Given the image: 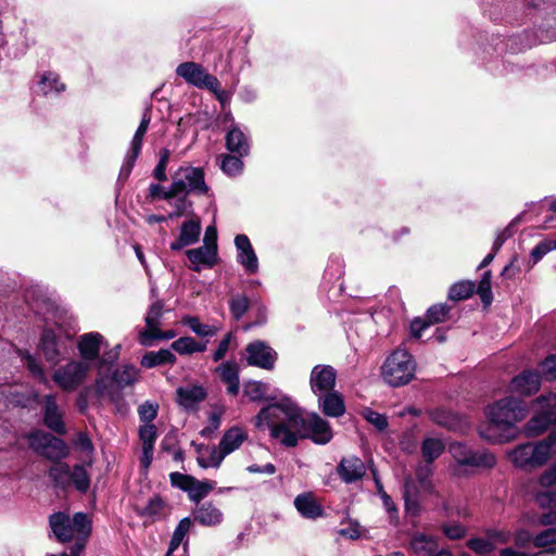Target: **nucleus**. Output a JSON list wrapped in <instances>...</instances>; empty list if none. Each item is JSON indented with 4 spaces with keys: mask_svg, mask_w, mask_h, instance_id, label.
<instances>
[{
    "mask_svg": "<svg viewBox=\"0 0 556 556\" xmlns=\"http://www.w3.org/2000/svg\"><path fill=\"white\" fill-rule=\"evenodd\" d=\"M258 429H269L270 437L287 447H293L302 438H309L317 444H327L332 439L329 422L313 413L304 418L301 409L291 401L270 404L255 417Z\"/></svg>",
    "mask_w": 556,
    "mask_h": 556,
    "instance_id": "f257e3e1",
    "label": "nucleus"
},
{
    "mask_svg": "<svg viewBox=\"0 0 556 556\" xmlns=\"http://www.w3.org/2000/svg\"><path fill=\"white\" fill-rule=\"evenodd\" d=\"M50 527L60 542L75 541L72 556L79 555L91 530L90 520L84 513H77L73 518L64 513L53 514L50 517Z\"/></svg>",
    "mask_w": 556,
    "mask_h": 556,
    "instance_id": "f03ea898",
    "label": "nucleus"
},
{
    "mask_svg": "<svg viewBox=\"0 0 556 556\" xmlns=\"http://www.w3.org/2000/svg\"><path fill=\"white\" fill-rule=\"evenodd\" d=\"M556 434L538 442H528L509 452L511 463L519 468L533 469L542 467L556 453Z\"/></svg>",
    "mask_w": 556,
    "mask_h": 556,
    "instance_id": "7ed1b4c3",
    "label": "nucleus"
},
{
    "mask_svg": "<svg viewBox=\"0 0 556 556\" xmlns=\"http://www.w3.org/2000/svg\"><path fill=\"white\" fill-rule=\"evenodd\" d=\"M455 464L451 466L452 475L467 476L472 469H490L496 465V457L486 450H472L469 446L455 442L448 448Z\"/></svg>",
    "mask_w": 556,
    "mask_h": 556,
    "instance_id": "20e7f679",
    "label": "nucleus"
},
{
    "mask_svg": "<svg viewBox=\"0 0 556 556\" xmlns=\"http://www.w3.org/2000/svg\"><path fill=\"white\" fill-rule=\"evenodd\" d=\"M526 403L514 396H506L489 405L486 416L495 427L511 428L526 418Z\"/></svg>",
    "mask_w": 556,
    "mask_h": 556,
    "instance_id": "39448f33",
    "label": "nucleus"
},
{
    "mask_svg": "<svg viewBox=\"0 0 556 556\" xmlns=\"http://www.w3.org/2000/svg\"><path fill=\"white\" fill-rule=\"evenodd\" d=\"M416 364L413 356L404 349L395 350L382 366V377L392 387L408 383L415 374Z\"/></svg>",
    "mask_w": 556,
    "mask_h": 556,
    "instance_id": "423d86ee",
    "label": "nucleus"
},
{
    "mask_svg": "<svg viewBox=\"0 0 556 556\" xmlns=\"http://www.w3.org/2000/svg\"><path fill=\"white\" fill-rule=\"evenodd\" d=\"M207 191L208 187L204 181L203 169L187 166L175 172L169 189L163 192L162 197L164 200H170L189 192L205 194Z\"/></svg>",
    "mask_w": 556,
    "mask_h": 556,
    "instance_id": "0eeeda50",
    "label": "nucleus"
},
{
    "mask_svg": "<svg viewBox=\"0 0 556 556\" xmlns=\"http://www.w3.org/2000/svg\"><path fill=\"white\" fill-rule=\"evenodd\" d=\"M533 417L527 422L525 431L529 437L543 433L556 422V394L547 393L533 401Z\"/></svg>",
    "mask_w": 556,
    "mask_h": 556,
    "instance_id": "6e6552de",
    "label": "nucleus"
},
{
    "mask_svg": "<svg viewBox=\"0 0 556 556\" xmlns=\"http://www.w3.org/2000/svg\"><path fill=\"white\" fill-rule=\"evenodd\" d=\"M139 370L132 365H125L114 371L112 381L117 386L118 390H114L112 386H108L104 378L96 381V391L102 397H108L112 403L119 406L122 402L121 389L132 386L138 379Z\"/></svg>",
    "mask_w": 556,
    "mask_h": 556,
    "instance_id": "1a4fd4ad",
    "label": "nucleus"
},
{
    "mask_svg": "<svg viewBox=\"0 0 556 556\" xmlns=\"http://www.w3.org/2000/svg\"><path fill=\"white\" fill-rule=\"evenodd\" d=\"M90 364L80 361H71L53 372V381L63 391L76 390L86 379Z\"/></svg>",
    "mask_w": 556,
    "mask_h": 556,
    "instance_id": "9d476101",
    "label": "nucleus"
},
{
    "mask_svg": "<svg viewBox=\"0 0 556 556\" xmlns=\"http://www.w3.org/2000/svg\"><path fill=\"white\" fill-rule=\"evenodd\" d=\"M70 343L71 337L63 334L61 329H47L41 334L40 350L46 361L55 365L68 354Z\"/></svg>",
    "mask_w": 556,
    "mask_h": 556,
    "instance_id": "9b49d317",
    "label": "nucleus"
},
{
    "mask_svg": "<svg viewBox=\"0 0 556 556\" xmlns=\"http://www.w3.org/2000/svg\"><path fill=\"white\" fill-rule=\"evenodd\" d=\"M176 73L186 83L201 89L216 88L217 78L210 74L201 64L185 62L177 66Z\"/></svg>",
    "mask_w": 556,
    "mask_h": 556,
    "instance_id": "f8f14e48",
    "label": "nucleus"
},
{
    "mask_svg": "<svg viewBox=\"0 0 556 556\" xmlns=\"http://www.w3.org/2000/svg\"><path fill=\"white\" fill-rule=\"evenodd\" d=\"M151 117L149 110L143 113L139 127L131 140L130 150L127 152L124 163L121 167L119 177L127 178L135 165V162L140 153L143 137L148 130Z\"/></svg>",
    "mask_w": 556,
    "mask_h": 556,
    "instance_id": "ddd939ff",
    "label": "nucleus"
},
{
    "mask_svg": "<svg viewBox=\"0 0 556 556\" xmlns=\"http://www.w3.org/2000/svg\"><path fill=\"white\" fill-rule=\"evenodd\" d=\"M247 362L251 366H256L263 369H273L277 353L265 342L254 341L245 348Z\"/></svg>",
    "mask_w": 556,
    "mask_h": 556,
    "instance_id": "4468645a",
    "label": "nucleus"
},
{
    "mask_svg": "<svg viewBox=\"0 0 556 556\" xmlns=\"http://www.w3.org/2000/svg\"><path fill=\"white\" fill-rule=\"evenodd\" d=\"M336 379L337 372L333 367L329 365H316L309 377L311 389L316 396L323 395L333 390Z\"/></svg>",
    "mask_w": 556,
    "mask_h": 556,
    "instance_id": "2eb2a0df",
    "label": "nucleus"
},
{
    "mask_svg": "<svg viewBox=\"0 0 556 556\" xmlns=\"http://www.w3.org/2000/svg\"><path fill=\"white\" fill-rule=\"evenodd\" d=\"M337 473L344 483H354L365 476L366 465L355 455L344 456L337 466Z\"/></svg>",
    "mask_w": 556,
    "mask_h": 556,
    "instance_id": "dca6fc26",
    "label": "nucleus"
},
{
    "mask_svg": "<svg viewBox=\"0 0 556 556\" xmlns=\"http://www.w3.org/2000/svg\"><path fill=\"white\" fill-rule=\"evenodd\" d=\"M41 406L45 426L59 434H64L66 430L63 422V414L55 396L52 394L45 395L41 400Z\"/></svg>",
    "mask_w": 556,
    "mask_h": 556,
    "instance_id": "f3484780",
    "label": "nucleus"
},
{
    "mask_svg": "<svg viewBox=\"0 0 556 556\" xmlns=\"http://www.w3.org/2000/svg\"><path fill=\"white\" fill-rule=\"evenodd\" d=\"M104 344V338L99 332H88L79 337L77 342V349L81 356L80 362L90 363L96 361L99 355L101 348Z\"/></svg>",
    "mask_w": 556,
    "mask_h": 556,
    "instance_id": "a211bd4d",
    "label": "nucleus"
},
{
    "mask_svg": "<svg viewBox=\"0 0 556 556\" xmlns=\"http://www.w3.org/2000/svg\"><path fill=\"white\" fill-rule=\"evenodd\" d=\"M235 245L238 250L237 261L247 273L255 274L258 270V260L245 235H237Z\"/></svg>",
    "mask_w": 556,
    "mask_h": 556,
    "instance_id": "6ab92c4d",
    "label": "nucleus"
},
{
    "mask_svg": "<svg viewBox=\"0 0 556 556\" xmlns=\"http://www.w3.org/2000/svg\"><path fill=\"white\" fill-rule=\"evenodd\" d=\"M540 386V374L534 370H525L511 380L510 388L516 393L531 395L539 391Z\"/></svg>",
    "mask_w": 556,
    "mask_h": 556,
    "instance_id": "aec40b11",
    "label": "nucleus"
},
{
    "mask_svg": "<svg viewBox=\"0 0 556 556\" xmlns=\"http://www.w3.org/2000/svg\"><path fill=\"white\" fill-rule=\"evenodd\" d=\"M318 406L321 412L328 417H340L345 412V405L342 395L332 390L317 395Z\"/></svg>",
    "mask_w": 556,
    "mask_h": 556,
    "instance_id": "412c9836",
    "label": "nucleus"
},
{
    "mask_svg": "<svg viewBox=\"0 0 556 556\" xmlns=\"http://www.w3.org/2000/svg\"><path fill=\"white\" fill-rule=\"evenodd\" d=\"M201 233V223L199 219H189L180 227V233L176 241L170 243L172 250H180L184 247L198 242Z\"/></svg>",
    "mask_w": 556,
    "mask_h": 556,
    "instance_id": "4be33fe9",
    "label": "nucleus"
},
{
    "mask_svg": "<svg viewBox=\"0 0 556 556\" xmlns=\"http://www.w3.org/2000/svg\"><path fill=\"white\" fill-rule=\"evenodd\" d=\"M215 372L227 384V392L231 395L239 393V366L235 362H225L216 367Z\"/></svg>",
    "mask_w": 556,
    "mask_h": 556,
    "instance_id": "5701e85b",
    "label": "nucleus"
},
{
    "mask_svg": "<svg viewBox=\"0 0 556 556\" xmlns=\"http://www.w3.org/2000/svg\"><path fill=\"white\" fill-rule=\"evenodd\" d=\"M186 255L191 262V269L194 271H200L201 266L212 267L217 258V252L205 245L190 249L186 252Z\"/></svg>",
    "mask_w": 556,
    "mask_h": 556,
    "instance_id": "b1692460",
    "label": "nucleus"
},
{
    "mask_svg": "<svg viewBox=\"0 0 556 556\" xmlns=\"http://www.w3.org/2000/svg\"><path fill=\"white\" fill-rule=\"evenodd\" d=\"M205 397L206 391L201 386H188L177 389L178 403L187 409L194 408Z\"/></svg>",
    "mask_w": 556,
    "mask_h": 556,
    "instance_id": "393cba45",
    "label": "nucleus"
},
{
    "mask_svg": "<svg viewBox=\"0 0 556 556\" xmlns=\"http://www.w3.org/2000/svg\"><path fill=\"white\" fill-rule=\"evenodd\" d=\"M226 147L229 151L237 153L240 157L249 153L250 144L244 132L233 126L226 135Z\"/></svg>",
    "mask_w": 556,
    "mask_h": 556,
    "instance_id": "a878e982",
    "label": "nucleus"
},
{
    "mask_svg": "<svg viewBox=\"0 0 556 556\" xmlns=\"http://www.w3.org/2000/svg\"><path fill=\"white\" fill-rule=\"evenodd\" d=\"M193 518L203 526H216L220 523L223 514L215 505L206 502L197 507Z\"/></svg>",
    "mask_w": 556,
    "mask_h": 556,
    "instance_id": "bb28decb",
    "label": "nucleus"
},
{
    "mask_svg": "<svg viewBox=\"0 0 556 556\" xmlns=\"http://www.w3.org/2000/svg\"><path fill=\"white\" fill-rule=\"evenodd\" d=\"M247 432L240 427H232L222 437L218 446L227 454L238 450L247 440Z\"/></svg>",
    "mask_w": 556,
    "mask_h": 556,
    "instance_id": "cd10ccee",
    "label": "nucleus"
},
{
    "mask_svg": "<svg viewBox=\"0 0 556 556\" xmlns=\"http://www.w3.org/2000/svg\"><path fill=\"white\" fill-rule=\"evenodd\" d=\"M294 505L299 513L305 518H317L321 516L323 509L312 494L305 493L298 495Z\"/></svg>",
    "mask_w": 556,
    "mask_h": 556,
    "instance_id": "c85d7f7f",
    "label": "nucleus"
},
{
    "mask_svg": "<svg viewBox=\"0 0 556 556\" xmlns=\"http://www.w3.org/2000/svg\"><path fill=\"white\" fill-rule=\"evenodd\" d=\"M410 548L418 556H431L439 545L435 538L418 533L413 536Z\"/></svg>",
    "mask_w": 556,
    "mask_h": 556,
    "instance_id": "c756f323",
    "label": "nucleus"
},
{
    "mask_svg": "<svg viewBox=\"0 0 556 556\" xmlns=\"http://www.w3.org/2000/svg\"><path fill=\"white\" fill-rule=\"evenodd\" d=\"M38 88L45 96L59 94L65 90V85L60 80L58 74L53 72H46L39 76Z\"/></svg>",
    "mask_w": 556,
    "mask_h": 556,
    "instance_id": "7c9ffc66",
    "label": "nucleus"
},
{
    "mask_svg": "<svg viewBox=\"0 0 556 556\" xmlns=\"http://www.w3.org/2000/svg\"><path fill=\"white\" fill-rule=\"evenodd\" d=\"M175 354L166 349H161L157 352H148L141 358V365L146 368H153L164 364H175Z\"/></svg>",
    "mask_w": 556,
    "mask_h": 556,
    "instance_id": "2f4dec72",
    "label": "nucleus"
},
{
    "mask_svg": "<svg viewBox=\"0 0 556 556\" xmlns=\"http://www.w3.org/2000/svg\"><path fill=\"white\" fill-rule=\"evenodd\" d=\"M172 349L180 355H190L204 352L206 343L198 342L191 337H181L172 343Z\"/></svg>",
    "mask_w": 556,
    "mask_h": 556,
    "instance_id": "473e14b6",
    "label": "nucleus"
},
{
    "mask_svg": "<svg viewBox=\"0 0 556 556\" xmlns=\"http://www.w3.org/2000/svg\"><path fill=\"white\" fill-rule=\"evenodd\" d=\"M215 486V482L208 480L192 479L190 485L186 486V492L192 502L199 503L204 498Z\"/></svg>",
    "mask_w": 556,
    "mask_h": 556,
    "instance_id": "72a5a7b5",
    "label": "nucleus"
},
{
    "mask_svg": "<svg viewBox=\"0 0 556 556\" xmlns=\"http://www.w3.org/2000/svg\"><path fill=\"white\" fill-rule=\"evenodd\" d=\"M403 498L406 513L410 514L412 516H417L420 511V505L417 496V490L410 478L405 480Z\"/></svg>",
    "mask_w": 556,
    "mask_h": 556,
    "instance_id": "f704fd0d",
    "label": "nucleus"
},
{
    "mask_svg": "<svg viewBox=\"0 0 556 556\" xmlns=\"http://www.w3.org/2000/svg\"><path fill=\"white\" fill-rule=\"evenodd\" d=\"M445 450L441 439L427 438L421 444V455L427 463H433Z\"/></svg>",
    "mask_w": 556,
    "mask_h": 556,
    "instance_id": "c9c22d12",
    "label": "nucleus"
},
{
    "mask_svg": "<svg viewBox=\"0 0 556 556\" xmlns=\"http://www.w3.org/2000/svg\"><path fill=\"white\" fill-rule=\"evenodd\" d=\"M72 470L67 464L58 462L50 468L49 477L58 486L65 489L71 485Z\"/></svg>",
    "mask_w": 556,
    "mask_h": 556,
    "instance_id": "e433bc0d",
    "label": "nucleus"
},
{
    "mask_svg": "<svg viewBox=\"0 0 556 556\" xmlns=\"http://www.w3.org/2000/svg\"><path fill=\"white\" fill-rule=\"evenodd\" d=\"M68 453L70 450L66 443L55 437L41 455L58 463L60 459L65 458Z\"/></svg>",
    "mask_w": 556,
    "mask_h": 556,
    "instance_id": "4c0bfd02",
    "label": "nucleus"
},
{
    "mask_svg": "<svg viewBox=\"0 0 556 556\" xmlns=\"http://www.w3.org/2000/svg\"><path fill=\"white\" fill-rule=\"evenodd\" d=\"M182 323L200 337H213L218 331L217 327L202 324L200 319L194 316H186Z\"/></svg>",
    "mask_w": 556,
    "mask_h": 556,
    "instance_id": "58836bf2",
    "label": "nucleus"
},
{
    "mask_svg": "<svg viewBox=\"0 0 556 556\" xmlns=\"http://www.w3.org/2000/svg\"><path fill=\"white\" fill-rule=\"evenodd\" d=\"M191 521L189 518H184L180 520L178 526L176 527L172 540L169 542V547L165 556H170L174 551L178 548V546L182 543L185 536L190 530Z\"/></svg>",
    "mask_w": 556,
    "mask_h": 556,
    "instance_id": "ea45409f",
    "label": "nucleus"
},
{
    "mask_svg": "<svg viewBox=\"0 0 556 556\" xmlns=\"http://www.w3.org/2000/svg\"><path fill=\"white\" fill-rule=\"evenodd\" d=\"M267 384L261 381H248L243 386V395L252 402H261L265 399Z\"/></svg>",
    "mask_w": 556,
    "mask_h": 556,
    "instance_id": "a19ab883",
    "label": "nucleus"
},
{
    "mask_svg": "<svg viewBox=\"0 0 556 556\" xmlns=\"http://www.w3.org/2000/svg\"><path fill=\"white\" fill-rule=\"evenodd\" d=\"M475 291V283L471 281H459L454 283L448 291V299L452 301H460L468 299Z\"/></svg>",
    "mask_w": 556,
    "mask_h": 556,
    "instance_id": "79ce46f5",
    "label": "nucleus"
},
{
    "mask_svg": "<svg viewBox=\"0 0 556 556\" xmlns=\"http://www.w3.org/2000/svg\"><path fill=\"white\" fill-rule=\"evenodd\" d=\"M163 306L164 305L161 301H156L150 306V308L146 315L147 328L144 330L154 332L155 330L159 329L160 320L163 315Z\"/></svg>",
    "mask_w": 556,
    "mask_h": 556,
    "instance_id": "37998d69",
    "label": "nucleus"
},
{
    "mask_svg": "<svg viewBox=\"0 0 556 556\" xmlns=\"http://www.w3.org/2000/svg\"><path fill=\"white\" fill-rule=\"evenodd\" d=\"M176 337L174 330L161 331L160 328L154 332L149 330H141L139 332V342L141 345L149 346L154 340H169Z\"/></svg>",
    "mask_w": 556,
    "mask_h": 556,
    "instance_id": "c03bdc74",
    "label": "nucleus"
},
{
    "mask_svg": "<svg viewBox=\"0 0 556 556\" xmlns=\"http://www.w3.org/2000/svg\"><path fill=\"white\" fill-rule=\"evenodd\" d=\"M431 419L437 425L451 430L456 429L458 425L457 416L444 409H435L431 412Z\"/></svg>",
    "mask_w": 556,
    "mask_h": 556,
    "instance_id": "a18cd8bd",
    "label": "nucleus"
},
{
    "mask_svg": "<svg viewBox=\"0 0 556 556\" xmlns=\"http://www.w3.org/2000/svg\"><path fill=\"white\" fill-rule=\"evenodd\" d=\"M227 454L219 447H212L207 457H198V463L202 468H218Z\"/></svg>",
    "mask_w": 556,
    "mask_h": 556,
    "instance_id": "49530a36",
    "label": "nucleus"
},
{
    "mask_svg": "<svg viewBox=\"0 0 556 556\" xmlns=\"http://www.w3.org/2000/svg\"><path fill=\"white\" fill-rule=\"evenodd\" d=\"M71 484H74L79 492H87L90 486V479L84 466L76 465L73 468Z\"/></svg>",
    "mask_w": 556,
    "mask_h": 556,
    "instance_id": "de8ad7c7",
    "label": "nucleus"
},
{
    "mask_svg": "<svg viewBox=\"0 0 556 556\" xmlns=\"http://www.w3.org/2000/svg\"><path fill=\"white\" fill-rule=\"evenodd\" d=\"M54 438L50 433L36 431L29 435V445L36 453L41 455Z\"/></svg>",
    "mask_w": 556,
    "mask_h": 556,
    "instance_id": "09e8293b",
    "label": "nucleus"
},
{
    "mask_svg": "<svg viewBox=\"0 0 556 556\" xmlns=\"http://www.w3.org/2000/svg\"><path fill=\"white\" fill-rule=\"evenodd\" d=\"M220 168L226 175L236 176L242 172L243 162L238 156L223 155Z\"/></svg>",
    "mask_w": 556,
    "mask_h": 556,
    "instance_id": "8fccbe9b",
    "label": "nucleus"
},
{
    "mask_svg": "<svg viewBox=\"0 0 556 556\" xmlns=\"http://www.w3.org/2000/svg\"><path fill=\"white\" fill-rule=\"evenodd\" d=\"M164 503L157 496L149 500L143 507H138V514L142 517L155 518L162 514Z\"/></svg>",
    "mask_w": 556,
    "mask_h": 556,
    "instance_id": "3c124183",
    "label": "nucleus"
},
{
    "mask_svg": "<svg viewBox=\"0 0 556 556\" xmlns=\"http://www.w3.org/2000/svg\"><path fill=\"white\" fill-rule=\"evenodd\" d=\"M157 438V430L153 424H143L139 428V439L142 447H154Z\"/></svg>",
    "mask_w": 556,
    "mask_h": 556,
    "instance_id": "603ef678",
    "label": "nucleus"
},
{
    "mask_svg": "<svg viewBox=\"0 0 556 556\" xmlns=\"http://www.w3.org/2000/svg\"><path fill=\"white\" fill-rule=\"evenodd\" d=\"M433 473V468L431 463L425 462V464H420L416 469V477L422 488L429 492L432 491V482L430 480Z\"/></svg>",
    "mask_w": 556,
    "mask_h": 556,
    "instance_id": "864d4df0",
    "label": "nucleus"
},
{
    "mask_svg": "<svg viewBox=\"0 0 556 556\" xmlns=\"http://www.w3.org/2000/svg\"><path fill=\"white\" fill-rule=\"evenodd\" d=\"M477 293L480 295L481 301L483 302L484 305L488 306L491 304L493 296H492V290H491V271L490 270H486L483 274L482 279L479 282Z\"/></svg>",
    "mask_w": 556,
    "mask_h": 556,
    "instance_id": "5fc2aeb1",
    "label": "nucleus"
},
{
    "mask_svg": "<svg viewBox=\"0 0 556 556\" xmlns=\"http://www.w3.org/2000/svg\"><path fill=\"white\" fill-rule=\"evenodd\" d=\"M159 405L154 402L146 401L138 408L139 418L143 424H152L156 418Z\"/></svg>",
    "mask_w": 556,
    "mask_h": 556,
    "instance_id": "6e6d98bb",
    "label": "nucleus"
},
{
    "mask_svg": "<svg viewBox=\"0 0 556 556\" xmlns=\"http://www.w3.org/2000/svg\"><path fill=\"white\" fill-rule=\"evenodd\" d=\"M250 307V301L244 295H237L230 300V312L235 319H240Z\"/></svg>",
    "mask_w": 556,
    "mask_h": 556,
    "instance_id": "4d7b16f0",
    "label": "nucleus"
},
{
    "mask_svg": "<svg viewBox=\"0 0 556 556\" xmlns=\"http://www.w3.org/2000/svg\"><path fill=\"white\" fill-rule=\"evenodd\" d=\"M363 417L371 424L377 430L383 431L388 427L387 417L378 412H375L370 408H365L362 412Z\"/></svg>",
    "mask_w": 556,
    "mask_h": 556,
    "instance_id": "13d9d810",
    "label": "nucleus"
},
{
    "mask_svg": "<svg viewBox=\"0 0 556 556\" xmlns=\"http://www.w3.org/2000/svg\"><path fill=\"white\" fill-rule=\"evenodd\" d=\"M522 214L518 215L516 218L511 220V223L504 229L500 230L496 233V238L493 242L492 250L498 252L504 242L513 236V227L521 220Z\"/></svg>",
    "mask_w": 556,
    "mask_h": 556,
    "instance_id": "bf43d9fd",
    "label": "nucleus"
},
{
    "mask_svg": "<svg viewBox=\"0 0 556 556\" xmlns=\"http://www.w3.org/2000/svg\"><path fill=\"white\" fill-rule=\"evenodd\" d=\"M18 354L21 358L25 362V365L27 366L28 370L33 374V376L45 381L46 377L43 370L41 366L37 363L35 357L29 352L26 351H18Z\"/></svg>",
    "mask_w": 556,
    "mask_h": 556,
    "instance_id": "052dcab7",
    "label": "nucleus"
},
{
    "mask_svg": "<svg viewBox=\"0 0 556 556\" xmlns=\"http://www.w3.org/2000/svg\"><path fill=\"white\" fill-rule=\"evenodd\" d=\"M379 496L382 501L384 509L389 514L391 523L397 525L399 513H397V507H396L395 503L393 502L391 496L384 491V489H381V491L379 492Z\"/></svg>",
    "mask_w": 556,
    "mask_h": 556,
    "instance_id": "680f3d73",
    "label": "nucleus"
},
{
    "mask_svg": "<svg viewBox=\"0 0 556 556\" xmlns=\"http://www.w3.org/2000/svg\"><path fill=\"white\" fill-rule=\"evenodd\" d=\"M541 375L545 380L553 381L556 379V354L547 356L540 364Z\"/></svg>",
    "mask_w": 556,
    "mask_h": 556,
    "instance_id": "e2e57ef3",
    "label": "nucleus"
},
{
    "mask_svg": "<svg viewBox=\"0 0 556 556\" xmlns=\"http://www.w3.org/2000/svg\"><path fill=\"white\" fill-rule=\"evenodd\" d=\"M556 544V528H548L533 538L535 547H546Z\"/></svg>",
    "mask_w": 556,
    "mask_h": 556,
    "instance_id": "0e129e2a",
    "label": "nucleus"
},
{
    "mask_svg": "<svg viewBox=\"0 0 556 556\" xmlns=\"http://www.w3.org/2000/svg\"><path fill=\"white\" fill-rule=\"evenodd\" d=\"M169 155H170V153H169V151L167 149H162L161 152H160V160H159L157 165L154 168V177L159 181L167 180L166 166H167L168 161H169Z\"/></svg>",
    "mask_w": 556,
    "mask_h": 556,
    "instance_id": "69168bd1",
    "label": "nucleus"
},
{
    "mask_svg": "<svg viewBox=\"0 0 556 556\" xmlns=\"http://www.w3.org/2000/svg\"><path fill=\"white\" fill-rule=\"evenodd\" d=\"M448 314V307L443 304L433 305L427 312V319L431 324L440 323L445 319Z\"/></svg>",
    "mask_w": 556,
    "mask_h": 556,
    "instance_id": "338daca9",
    "label": "nucleus"
},
{
    "mask_svg": "<svg viewBox=\"0 0 556 556\" xmlns=\"http://www.w3.org/2000/svg\"><path fill=\"white\" fill-rule=\"evenodd\" d=\"M467 546L478 554H486L494 549V544L492 542L481 538L469 540Z\"/></svg>",
    "mask_w": 556,
    "mask_h": 556,
    "instance_id": "774afa93",
    "label": "nucleus"
}]
</instances>
